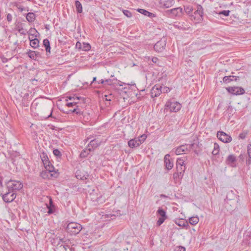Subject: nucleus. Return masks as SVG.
Listing matches in <instances>:
<instances>
[{
	"label": "nucleus",
	"instance_id": "nucleus-56",
	"mask_svg": "<svg viewBox=\"0 0 251 251\" xmlns=\"http://www.w3.org/2000/svg\"><path fill=\"white\" fill-rule=\"evenodd\" d=\"M239 158L242 160H244V158H245V156L242 154H241L239 156Z\"/></svg>",
	"mask_w": 251,
	"mask_h": 251
},
{
	"label": "nucleus",
	"instance_id": "nucleus-29",
	"mask_svg": "<svg viewBox=\"0 0 251 251\" xmlns=\"http://www.w3.org/2000/svg\"><path fill=\"white\" fill-rule=\"evenodd\" d=\"M75 5L77 13H81L82 12V6L79 0H76L75 1Z\"/></svg>",
	"mask_w": 251,
	"mask_h": 251
},
{
	"label": "nucleus",
	"instance_id": "nucleus-6",
	"mask_svg": "<svg viewBox=\"0 0 251 251\" xmlns=\"http://www.w3.org/2000/svg\"><path fill=\"white\" fill-rule=\"evenodd\" d=\"M157 215L159 216V218L157 221L156 225L157 226H160L167 218V216L166 212L161 207L158 208L157 211Z\"/></svg>",
	"mask_w": 251,
	"mask_h": 251
},
{
	"label": "nucleus",
	"instance_id": "nucleus-1",
	"mask_svg": "<svg viewBox=\"0 0 251 251\" xmlns=\"http://www.w3.org/2000/svg\"><path fill=\"white\" fill-rule=\"evenodd\" d=\"M82 227L80 224L71 222L68 224L66 227L67 232L71 235H76L79 233Z\"/></svg>",
	"mask_w": 251,
	"mask_h": 251
},
{
	"label": "nucleus",
	"instance_id": "nucleus-41",
	"mask_svg": "<svg viewBox=\"0 0 251 251\" xmlns=\"http://www.w3.org/2000/svg\"><path fill=\"white\" fill-rule=\"evenodd\" d=\"M46 169L48 171H49V173L53 172L54 171V168L51 163H50L48 167H46Z\"/></svg>",
	"mask_w": 251,
	"mask_h": 251
},
{
	"label": "nucleus",
	"instance_id": "nucleus-10",
	"mask_svg": "<svg viewBox=\"0 0 251 251\" xmlns=\"http://www.w3.org/2000/svg\"><path fill=\"white\" fill-rule=\"evenodd\" d=\"M182 9L180 7L173 8L166 11L167 14L170 17L181 16L182 14Z\"/></svg>",
	"mask_w": 251,
	"mask_h": 251
},
{
	"label": "nucleus",
	"instance_id": "nucleus-45",
	"mask_svg": "<svg viewBox=\"0 0 251 251\" xmlns=\"http://www.w3.org/2000/svg\"><path fill=\"white\" fill-rule=\"evenodd\" d=\"M175 251H185V248L182 246H178L175 249Z\"/></svg>",
	"mask_w": 251,
	"mask_h": 251
},
{
	"label": "nucleus",
	"instance_id": "nucleus-61",
	"mask_svg": "<svg viewBox=\"0 0 251 251\" xmlns=\"http://www.w3.org/2000/svg\"><path fill=\"white\" fill-rule=\"evenodd\" d=\"M2 179L1 178H0V187H2Z\"/></svg>",
	"mask_w": 251,
	"mask_h": 251
},
{
	"label": "nucleus",
	"instance_id": "nucleus-48",
	"mask_svg": "<svg viewBox=\"0 0 251 251\" xmlns=\"http://www.w3.org/2000/svg\"><path fill=\"white\" fill-rule=\"evenodd\" d=\"M230 11L229 10H224L220 12V14H223L225 16H227L229 14Z\"/></svg>",
	"mask_w": 251,
	"mask_h": 251
},
{
	"label": "nucleus",
	"instance_id": "nucleus-40",
	"mask_svg": "<svg viewBox=\"0 0 251 251\" xmlns=\"http://www.w3.org/2000/svg\"><path fill=\"white\" fill-rule=\"evenodd\" d=\"M53 154L58 158H61L62 154L59 150L58 149H54L53 151Z\"/></svg>",
	"mask_w": 251,
	"mask_h": 251
},
{
	"label": "nucleus",
	"instance_id": "nucleus-5",
	"mask_svg": "<svg viewBox=\"0 0 251 251\" xmlns=\"http://www.w3.org/2000/svg\"><path fill=\"white\" fill-rule=\"evenodd\" d=\"M0 196H2L3 201L6 203L13 201L16 197V194L15 192L8 190L5 193H1Z\"/></svg>",
	"mask_w": 251,
	"mask_h": 251
},
{
	"label": "nucleus",
	"instance_id": "nucleus-22",
	"mask_svg": "<svg viewBox=\"0 0 251 251\" xmlns=\"http://www.w3.org/2000/svg\"><path fill=\"white\" fill-rule=\"evenodd\" d=\"M27 54L29 58L34 60H36L37 59V57L40 56L39 52L31 50H29L27 52Z\"/></svg>",
	"mask_w": 251,
	"mask_h": 251
},
{
	"label": "nucleus",
	"instance_id": "nucleus-46",
	"mask_svg": "<svg viewBox=\"0 0 251 251\" xmlns=\"http://www.w3.org/2000/svg\"><path fill=\"white\" fill-rule=\"evenodd\" d=\"M75 47L76 49L79 50H82V45L80 42H77L75 45Z\"/></svg>",
	"mask_w": 251,
	"mask_h": 251
},
{
	"label": "nucleus",
	"instance_id": "nucleus-9",
	"mask_svg": "<svg viewBox=\"0 0 251 251\" xmlns=\"http://www.w3.org/2000/svg\"><path fill=\"white\" fill-rule=\"evenodd\" d=\"M226 91L232 95H241L245 93V90L241 87L230 86L226 88Z\"/></svg>",
	"mask_w": 251,
	"mask_h": 251
},
{
	"label": "nucleus",
	"instance_id": "nucleus-53",
	"mask_svg": "<svg viewBox=\"0 0 251 251\" xmlns=\"http://www.w3.org/2000/svg\"><path fill=\"white\" fill-rule=\"evenodd\" d=\"M72 98H73V101H76V104L78 102V101L80 100V97H73Z\"/></svg>",
	"mask_w": 251,
	"mask_h": 251
},
{
	"label": "nucleus",
	"instance_id": "nucleus-17",
	"mask_svg": "<svg viewBox=\"0 0 251 251\" xmlns=\"http://www.w3.org/2000/svg\"><path fill=\"white\" fill-rule=\"evenodd\" d=\"M170 155L167 154L164 156V163L165 167L168 170L172 169L174 166L173 162L169 159Z\"/></svg>",
	"mask_w": 251,
	"mask_h": 251
},
{
	"label": "nucleus",
	"instance_id": "nucleus-50",
	"mask_svg": "<svg viewBox=\"0 0 251 251\" xmlns=\"http://www.w3.org/2000/svg\"><path fill=\"white\" fill-rule=\"evenodd\" d=\"M12 15L10 14H8L6 16V19L8 22H11L12 20Z\"/></svg>",
	"mask_w": 251,
	"mask_h": 251
},
{
	"label": "nucleus",
	"instance_id": "nucleus-36",
	"mask_svg": "<svg viewBox=\"0 0 251 251\" xmlns=\"http://www.w3.org/2000/svg\"><path fill=\"white\" fill-rule=\"evenodd\" d=\"M70 112L72 113H75L77 115H80L82 114L81 110L76 106V108H74L73 110H70Z\"/></svg>",
	"mask_w": 251,
	"mask_h": 251
},
{
	"label": "nucleus",
	"instance_id": "nucleus-62",
	"mask_svg": "<svg viewBox=\"0 0 251 251\" xmlns=\"http://www.w3.org/2000/svg\"><path fill=\"white\" fill-rule=\"evenodd\" d=\"M52 110H51L50 114L48 115V118L52 117Z\"/></svg>",
	"mask_w": 251,
	"mask_h": 251
},
{
	"label": "nucleus",
	"instance_id": "nucleus-64",
	"mask_svg": "<svg viewBox=\"0 0 251 251\" xmlns=\"http://www.w3.org/2000/svg\"><path fill=\"white\" fill-rule=\"evenodd\" d=\"M71 251H75V248L74 247H70V249H69Z\"/></svg>",
	"mask_w": 251,
	"mask_h": 251
},
{
	"label": "nucleus",
	"instance_id": "nucleus-44",
	"mask_svg": "<svg viewBox=\"0 0 251 251\" xmlns=\"http://www.w3.org/2000/svg\"><path fill=\"white\" fill-rule=\"evenodd\" d=\"M147 138V136L145 134H143L140 136L139 138H137L138 140H140L141 142V144L145 141Z\"/></svg>",
	"mask_w": 251,
	"mask_h": 251
},
{
	"label": "nucleus",
	"instance_id": "nucleus-57",
	"mask_svg": "<svg viewBox=\"0 0 251 251\" xmlns=\"http://www.w3.org/2000/svg\"><path fill=\"white\" fill-rule=\"evenodd\" d=\"M157 60H158V58H156V57H153V58H152V62H153V63H155L157 62Z\"/></svg>",
	"mask_w": 251,
	"mask_h": 251
},
{
	"label": "nucleus",
	"instance_id": "nucleus-54",
	"mask_svg": "<svg viewBox=\"0 0 251 251\" xmlns=\"http://www.w3.org/2000/svg\"><path fill=\"white\" fill-rule=\"evenodd\" d=\"M246 164L248 166L251 164V158H250V157H248V158L246 159Z\"/></svg>",
	"mask_w": 251,
	"mask_h": 251
},
{
	"label": "nucleus",
	"instance_id": "nucleus-11",
	"mask_svg": "<svg viewBox=\"0 0 251 251\" xmlns=\"http://www.w3.org/2000/svg\"><path fill=\"white\" fill-rule=\"evenodd\" d=\"M162 86L157 84L154 85L151 91V95L152 98H154L159 96L162 93Z\"/></svg>",
	"mask_w": 251,
	"mask_h": 251
},
{
	"label": "nucleus",
	"instance_id": "nucleus-33",
	"mask_svg": "<svg viewBox=\"0 0 251 251\" xmlns=\"http://www.w3.org/2000/svg\"><path fill=\"white\" fill-rule=\"evenodd\" d=\"M35 19V15L33 13H28L26 15V19L29 22H32Z\"/></svg>",
	"mask_w": 251,
	"mask_h": 251
},
{
	"label": "nucleus",
	"instance_id": "nucleus-42",
	"mask_svg": "<svg viewBox=\"0 0 251 251\" xmlns=\"http://www.w3.org/2000/svg\"><path fill=\"white\" fill-rule=\"evenodd\" d=\"M173 177L175 181H177L178 179H181L180 176H179V173L177 172L174 173Z\"/></svg>",
	"mask_w": 251,
	"mask_h": 251
},
{
	"label": "nucleus",
	"instance_id": "nucleus-52",
	"mask_svg": "<svg viewBox=\"0 0 251 251\" xmlns=\"http://www.w3.org/2000/svg\"><path fill=\"white\" fill-rule=\"evenodd\" d=\"M170 91V89L168 87H164L163 88V92L164 93H168Z\"/></svg>",
	"mask_w": 251,
	"mask_h": 251
},
{
	"label": "nucleus",
	"instance_id": "nucleus-47",
	"mask_svg": "<svg viewBox=\"0 0 251 251\" xmlns=\"http://www.w3.org/2000/svg\"><path fill=\"white\" fill-rule=\"evenodd\" d=\"M76 104V101H71L70 102H67L66 105L68 107L73 106Z\"/></svg>",
	"mask_w": 251,
	"mask_h": 251
},
{
	"label": "nucleus",
	"instance_id": "nucleus-21",
	"mask_svg": "<svg viewBox=\"0 0 251 251\" xmlns=\"http://www.w3.org/2000/svg\"><path fill=\"white\" fill-rule=\"evenodd\" d=\"M60 241L62 243V244L60 246V248L62 247L65 251H67L68 249H70V244H71L70 240L66 239L64 241L63 239H60Z\"/></svg>",
	"mask_w": 251,
	"mask_h": 251
},
{
	"label": "nucleus",
	"instance_id": "nucleus-18",
	"mask_svg": "<svg viewBox=\"0 0 251 251\" xmlns=\"http://www.w3.org/2000/svg\"><path fill=\"white\" fill-rule=\"evenodd\" d=\"M141 144V141H140V140H138L137 138L131 139L128 142V146L131 148H136Z\"/></svg>",
	"mask_w": 251,
	"mask_h": 251
},
{
	"label": "nucleus",
	"instance_id": "nucleus-39",
	"mask_svg": "<svg viewBox=\"0 0 251 251\" xmlns=\"http://www.w3.org/2000/svg\"><path fill=\"white\" fill-rule=\"evenodd\" d=\"M176 166H185L184 161L181 158H177L176 163Z\"/></svg>",
	"mask_w": 251,
	"mask_h": 251
},
{
	"label": "nucleus",
	"instance_id": "nucleus-38",
	"mask_svg": "<svg viewBox=\"0 0 251 251\" xmlns=\"http://www.w3.org/2000/svg\"><path fill=\"white\" fill-rule=\"evenodd\" d=\"M236 197V196L234 195V194L232 193V191H231L227 194L226 195V200H231L233 199L234 198Z\"/></svg>",
	"mask_w": 251,
	"mask_h": 251
},
{
	"label": "nucleus",
	"instance_id": "nucleus-26",
	"mask_svg": "<svg viewBox=\"0 0 251 251\" xmlns=\"http://www.w3.org/2000/svg\"><path fill=\"white\" fill-rule=\"evenodd\" d=\"M91 151L92 149H91V148H86L83 150L80 154V157L81 158L86 157Z\"/></svg>",
	"mask_w": 251,
	"mask_h": 251
},
{
	"label": "nucleus",
	"instance_id": "nucleus-60",
	"mask_svg": "<svg viewBox=\"0 0 251 251\" xmlns=\"http://www.w3.org/2000/svg\"><path fill=\"white\" fill-rule=\"evenodd\" d=\"M99 84H104V80L103 79H101L100 81H98Z\"/></svg>",
	"mask_w": 251,
	"mask_h": 251
},
{
	"label": "nucleus",
	"instance_id": "nucleus-4",
	"mask_svg": "<svg viewBox=\"0 0 251 251\" xmlns=\"http://www.w3.org/2000/svg\"><path fill=\"white\" fill-rule=\"evenodd\" d=\"M195 15H190L191 17V19L193 20V19L194 20H196L198 22H200L203 20V9L201 5H198L197 6V10L194 13Z\"/></svg>",
	"mask_w": 251,
	"mask_h": 251
},
{
	"label": "nucleus",
	"instance_id": "nucleus-25",
	"mask_svg": "<svg viewBox=\"0 0 251 251\" xmlns=\"http://www.w3.org/2000/svg\"><path fill=\"white\" fill-rule=\"evenodd\" d=\"M176 172L179 173V176L182 178L184 175V173L186 170L185 166H176Z\"/></svg>",
	"mask_w": 251,
	"mask_h": 251
},
{
	"label": "nucleus",
	"instance_id": "nucleus-30",
	"mask_svg": "<svg viewBox=\"0 0 251 251\" xmlns=\"http://www.w3.org/2000/svg\"><path fill=\"white\" fill-rule=\"evenodd\" d=\"M199 221V218L197 216L190 217L189 219V223L192 225H196Z\"/></svg>",
	"mask_w": 251,
	"mask_h": 251
},
{
	"label": "nucleus",
	"instance_id": "nucleus-20",
	"mask_svg": "<svg viewBox=\"0 0 251 251\" xmlns=\"http://www.w3.org/2000/svg\"><path fill=\"white\" fill-rule=\"evenodd\" d=\"M47 206L48 209V213L49 214H52L55 212V205L53 204V201L50 197H49V203L47 204Z\"/></svg>",
	"mask_w": 251,
	"mask_h": 251
},
{
	"label": "nucleus",
	"instance_id": "nucleus-55",
	"mask_svg": "<svg viewBox=\"0 0 251 251\" xmlns=\"http://www.w3.org/2000/svg\"><path fill=\"white\" fill-rule=\"evenodd\" d=\"M104 82L106 83L108 85L111 84V80L110 79H107L104 80Z\"/></svg>",
	"mask_w": 251,
	"mask_h": 251
},
{
	"label": "nucleus",
	"instance_id": "nucleus-19",
	"mask_svg": "<svg viewBox=\"0 0 251 251\" xmlns=\"http://www.w3.org/2000/svg\"><path fill=\"white\" fill-rule=\"evenodd\" d=\"M174 0H160V3L164 8H169L173 5Z\"/></svg>",
	"mask_w": 251,
	"mask_h": 251
},
{
	"label": "nucleus",
	"instance_id": "nucleus-37",
	"mask_svg": "<svg viewBox=\"0 0 251 251\" xmlns=\"http://www.w3.org/2000/svg\"><path fill=\"white\" fill-rule=\"evenodd\" d=\"M43 164H47V161L49 160V158L46 153L43 152L41 156Z\"/></svg>",
	"mask_w": 251,
	"mask_h": 251
},
{
	"label": "nucleus",
	"instance_id": "nucleus-28",
	"mask_svg": "<svg viewBox=\"0 0 251 251\" xmlns=\"http://www.w3.org/2000/svg\"><path fill=\"white\" fill-rule=\"evenodd\" d=\"M43 45L45 47L47 52H50V46L49 40L48 39H45L43 40Z\"/></svg>",
	"mask_w": 251,
	"mask_h": 251
},
{
	"label": "nucleus",
	"instance_id": "nucleus-24",
	"mask_svg": "<svg viewBox=\"0 0 251 251\" xmlns=\"http://www.w3.org/2000/svg\"><path fill=\"white\" fill-rule=\"evenodd\" d=\"M175 223L179 226L185 227L189 226L187 222L182 219L176 220Z\"/></svg>",
	"mask_w": 251,
	"mask_h": 251
},
{
	"label": "nucleus",
	"instance_id": "nucleus-27",
	"mask_svg": "<svg viewBox=\"0 0 251 251\" xmlns=\"http://www.w3.org/2000/svg\"><path fill=\"white\" fill-rule=\"evenodd\" d=\"M29 39L30 41V45L33 48H36L39 46V41L37 38L31 39L29 37Z\"/></svg>",
	"mask_w": 251,
	"mask_h": 251
},
{
	"label": "nucleus",
	"instance_id": "nucleus-13",
	"mask_svg": "<svg viewBox=\"0 0 251 251\" xmlns=\"http://www.w3.org/2000/svg\"><path fill=\"white\" fill-rule=\"evenodd\" d=\"M190 151V149L188 148V145L185 144L182 145L177 147L176 150V155H179L182 153L183 152Z\"/></svg>",
	"mask_w": 251,
	"mask_h": 251
},
{
	"label": "nucleus",
	"instance_id": "nucleus-34",
	"mask_svg": "<svg viewBox=\"0 0 251 251\" xmlns=\"http://www.w3.org/2000/svg\"><path fill=\"white\" fill-rule=\"evenodd\" d=\"M91 49V46L89 44L86 43H83L82 50L84 51H88Z\"/></svg>",
	"mask_w": 251,
	"mask_h": 251
},
{
	"label": "nucleus",
	"instance_id": "nucleus-12",
	"mask_svg": "<svg viewBox=\"0 0 251 251\" xmlns=\"http://www.w3.org/2000/svg\"><path fill=\"white\" fill-rule=\"evenodd\" d=\"M237 159L235 155L230 154L229 155L226 160V163L228 166L231 167H236V162Z\"/></svg>",
	"mask_w": 251,
	"mask_h": 251
},
{
	"label": "nucleus",
	"instance_id": "nucleus-15",
	"mask_svg": "<svg viewBox=\"0 0 251 251\" xmlns=\"http://www.w3.org/2000/svg\"><path fill=\"white\" fill-rule=\"evenodd\" d=\"M240 80V77L235 75L225 76L223 78L224 83L227 84L233 81H238Z\"/></svg>",
	"mask_w": 251,
	"mask_h": 251
},
{
	"label": "nucleus",
	"instance_id": "nucleus-23",
	"mask_svg": "<svg viewBox=\"0 0 251 251\" xmlns=\"http://www.w3.org/2000/svg\"><path fill=\"white\" fill-rule=\"evenodd\" d=\"M137 11L139 13L144 15L145 16H148L149 17H155V15L153 13L149 12L148 11L139 8L137 9Z\"/></svg>",
	"mask_w": 251,
	"mask_h": 251
},
{
	"label": "nucleus",
	"instance_id": "nucleus-8",
	"mask_svg": "<svg viewBox=\"0 0 251 251\" xmlns=\"http://www.w3.org/2000/svg\"><path fill=\"white\" fill-rule=\"evenodd\" d=\"M217 137L220 141L225 143H228L232 141V137L223 131H218Z\"/></svg>",
	"mask_w": 251,
	"mask_h": 251
},
{
	"label": "nucleus",
	"instance_id": "nucleus-51",
	"mask_svg": "<svg viewBox=\"0 0 251 251\" xmlns=\"http://www.w3.org/2000/svg\"><path fill=\"white\" fill-rule=\"evenodd\" d=\"M248 157H250V158H251V145L248 146Z\"/></svg>",
	"mask_w": 251,
	"mask_h": 251
},
{
	"label": "nucleus",
	"instance_id": "nucleus-43",
	"mask_svg": "<svg viewBox=\"0 0 251 251\" xmlns=\"http://www.w3.org/2000/svg\"><path fill=\"white\" fill-rule=\"evenodd\" d=\"M123 12L124 14L128 18H130L132 16L131 12L128 10H124L123 11Z\"/></svg>",
	"mask_w": 251,
	"mask_h": 251
},
{
	"label": "nucleus",
	"instance_id": "nucleus-7",
	"mask_svg": "<svg viewBox=\"0 0 251 251\" xmlns=\"http://www.w3.org/2000/svg\"><path fill=\"white\" fill-rule=\"evenodd\" d=\"M166 40L165 38L161 39L154 45V50L157 52H162L165 49Z\"/></svg>",
	"mask_w": 251,
	"mask_h": 251
},
{
	"label": "nucleus",
	"instance_id": "nucleus-31",
	"mask_svg": "<svg viewBox=\"0 0 251 251\" xmlns=\"http://www.w3.org/2000/svg\"><path fill=\"white\" fill-rule=\"evenodd\" d=\"M16 29L22 35H25L27 33V31L23 28L21 24L16 25Z\"/></svg>",
	"mask_w": 251,
	"mask_h": 251
},
{
	"label": "nucleus",
	"instance_id": "nucleus-49",
	"mask_svg": "<svg viewBox=\"0 0 251 251\" xmlns=\"http://www.w3.org/2000/svg\"><path fill=\"white\" fill-rule=\"evenodd\" d=\"M247 133H241L239 135V138L241 139H244L246 137Z\"/></svg>",
	"mask_w": 251,
	"mask_h": 251
},
{
	"label": "nucleus",
	"instance_id": "nucleus-3",
	"mask_svg": "<svg viewBox=\"0 0 251 251\" xmlns=\"http://www.w3.org/2000/svg\"><path fill=\"white\" fill-rule=\"evenodd\" d=\"M166 109L169 110L171 112H176L181 108V105L177 101L169 100L166 104Z\"/></svg>",
	"mask_w": 251,
	"mask_h": 251
},
{
	"label": "nucleus",
	"instance_id": "nucleus-2",
	"mask_svg": "<svg viewBox=\"0 0 251 251\" xmlns=\"http://www.w3.org/2000/svg\"><path fill=\"white\" fill-rule=\"evenodd\" d=\"M6 185L8 191H11L14 192L16 191L20 190L23 187V183L20 181L12 179L7 181Z\"/></svg>",
	"mask_w": 251,
	"mask_h": 251
},
{
	"label": "nucleus",
	"instance_id": "nucleus-63",
	"mask_svg": "<svg viewBox=\"0 0 251 251\" xmlns=\"http://www.w3.org/2000/svg\"><path fill=\"white\" fill-rule=\"evenodd\" d=\"M93 137V136H90L89 137H87V139H86V141L87 140H90Z\"/></svg>",
	"mask_w": 251,
	"mask_h": 251
},
{
	"label": "nucleus",
	"instance_id": "nucleus-59",
	"mask_svg": "<svg viewBox=\"0 0 251 251\" xmlns=\"http://www.w3.org/2000/svg\"><path fill=\"white\" fill-rule=\"evenodd\" d=\"M18 9L21 12H22L24 10L25 8L23 6H20L19 7H18Z\"/></svg>",
	"mask_w": 251,
	"mask_h": 251
},
{
	"label": "nucleus",
	"instance_id": "nucleus-58",
	"mask_svg": "<svg viewBox=\"0 0 251 251\" xmlns=\"http://www.w3.org/2000/svg\"><path fill=\"white\" fill-rule=\"evenodd\" d=\"M50 163V160L47 161V164H44L45 167H48Z\"/></svg>",
	"mask_w": 251,
	"mask_h": 251
},
{
	"label": "nucleus",
	"instance_id": "nucleus-35",
	"mask_svg": "<svg viewBox=\"0 0 251 251\" xmlns=\"http://www.w3.org/2000/svg\"><path fill=\"white\" fill-rule=\"evenodd\" d=\"M184 10L187 14H189L190 15V14L193 11V8L191 6H185Z\"/></svg>",
	"mask_w": 251,
	"mask_h": 251
},
{
	"label": "nucleus",
	"instance_id": "nucleus-14",
	"mask_svg": "<svg viewBox=\"0 0 251 251\" xmlns=\"http://www.w3.org/2000/svg\"><path fill=\"white\" fill-rule=\"evenodd\" d=\"M199 144V142L196 141V142L188 145V148L190 149V151L191 150H192L196 154H198L201 151V150L199 149L200 147Z\"/></svg>",
	"mask_w": 251,
	"mask_h": 251
},
{
	"label": "nucleus",
	"instance_id": "nucleus-16",
	"mask_svg": "<svg viewBox=\"0 0 251 251\" xmlns=\"http://www.w3.org/2000/svg\"><path fill=\"white\" fill-rule=\"evenodd\" d=\"M101 142V141L98 138L92 139L88 145L87 147H91L92 148L91 149H92V151H93L99 146L100 145Z\"/></svg>",
	"mask_w": 251,
	"mask_h": 251
},
{
	"label": "nucleus",
	"instance_id": "nucleus-32",
	"mask_svg": "<svg viewBox=\"0 0 251 251\" xmlns=\"http://www.w3.org/2000/svg\"><path fill=\"white\" fill-rule=\"evenodd\" d=\"M220 151V147L218 143H215L214 144V149L212 151V154L214 155H216L219 154Z\"/></svg>",
	"mask_w": 251,
	"mask_h": 251
}]
</instances>
